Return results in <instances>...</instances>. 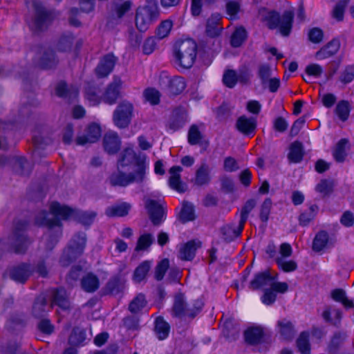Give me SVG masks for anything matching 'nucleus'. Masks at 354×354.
Masks as SVG:
<instances>
[{
  "mask_svg": "<svg viewBox=\"0 0 354 354\" xmlns=\"http://www.w3.org/2000/svg\"><path fill=\"white\" fill-rule=\"evenodd\" d=\"M278 274H272L269 269L257 272L250 281L251 287L254 290L264 289L271 287L274 283H278Z\"/></svg>",
  "mask_w": 354,
  "mask_h": 354,
  "instance_id": "f8f14e48",
  "label": "nucleus"
},
{
  "mask_svg": "<svg viewBox=\"0 0 354 354\" xmlns=\"http://www.w3.org/2000/svg\"><path fill=\"white\" fill-rule=\"evenodd\" d=\"M276 263L280 270L284 272H291L297 269V263L293 260H284L277 258Z\"/></svg>",
  "mask_w": 354,
  "mask_h": 354,
  "instance_id": "864d4df0",
  "label": "nucleus"
},
{
  "mask_svg": "<svg viewBox=\"0 0 354 354\" xmlns=\"http://www.w3.org/2000/svg\"><path fill=\"white\" fill-rule=\"evenodd\" d=\"M151 263L149 261H145L142 263H141L135 270L133 273V279L136 283H140L142 281H143L150 268H151Z\"/></svg>",
  "mask_w": 354,
  "mask_h": 354,
  "instance_id": "58836bf2",
  "label": "nucleus"
},
{
  "mask_svg": "<svg viewBox=\"0 0 354 354\" xmlns=\"http://www.w3.org/2000/svg\"><path fill=\"white\" fill-rule=\"evenodd\" d=\"M221 17L219 14H213L207 21L206 32L210 37H216L219 35L220 27L218 26Z\"/></svg>",
  "mask_w": 354,
  "mask_h": 354,
  "instance_id": "c9c22d12",
  "label": "nucleus"
},
{
  "mask_svg": "<svg viewBox=\"0 0 354 354\" xmlns=\"http://www.w3.org/2000/svg\"><path fill=\"white\" fill-rule=\"evenodd\" d=\"M117 58L113 54L104 56L95 68L96 75L100 77L107 76L113 70Z\"/></svg>",
  "mask_w": 354,
  "mask_h": 354,
  "instance_id": "f3484780",
  "label": "nucleus"
},
{
  "mask_svg": "<svg viewBox=\"0 0 354 354\" xmlns=\"http://www.w3.org/2000/svg\"><path fill=\"white\" fill-rule=\"evenodd\" d=\"M33 272V267L30 263H22L12 266L9 270V276L15 281L24 283Z\"/></svg>",
  "mask_w": 354,
  "mask_h": 354,
  "instance_id": "4468645a",
  "label": "nucleus"
},
{
  "mask_svg": "<svg viewBox=\"0 0 354 354\" xmlns=\"http://www.w3.org/2000/svg\"><path fill=\"white\" fill-rule=\"evenodd\" d=\"M262 105L259 101L257 100H250L245 104V109L248 113L252 114V117H257L261 113Z\"/></svg>",
  "mask_w": 354,
  "mask_h": 354,
  "instance_id": "13d9d810",
  "label": "nucleus"
},
{
  "mask_svg": "<svg viewBox=\"0 0 354 354\" xmlns=\"http://www.w3.org/2000/svg\"><path fill=\"white\" fill-rule=\"evenodd\" d=\"M31 6L35 10V19L30 26L35 30L45 29L55 18L52 12L46 10L38 0H32Z\"/></svg>",
  "mask_w": 354,
  "mask_h": 354,
  "instance_id": "1a4fd4ad",
  "label": "nucleus"
},
{
  "mask_svg": "<svg viewBox=\"0 0 354 354\" xmlns=\"http://www.w3.org/2000/svg\"><path fill=\"white\" fill-rule=\"evenodd\" d=\"M333 313H334V318H332V310L331 308L328 306L324 308L322 313V317L326 323L330 324L337 328L339 327L343 318V313L341 309L335 308L333 309Z\"/></svg>",
  "mask_w": 354,
  "mask_h": 354,
  "instance_id": "5701e85b",
  "label": "nucleus"
},
{
  "mask_svg": "<svg viewBox=\"0 0 354 354\" xmlns=\"http://www.w3.org/2000/svg\"><path fill=\"white\" fill-rule=\"evenodd\" d=\"M120 140L115 132H109L105 134L103 139L104 150L110 154L115 153L120 147Z\"/></svg>",
  "mask_w": 354,
  "mask_h": 354,
  "instance_id": "412c9836",
  "label": "nucleus"
},
{
  "mask_svg": "<svg viewBox=\"0 0 354 354\" xmlns=\"http://www.w3.org/2000/svg\"><path fill=\"white\" fill-rule=\"evenodd\" d=\"M209 171V166L206 163H203L196 170L194 183L198 186L207 184L210 180Z\"/></svg>",
  "mask_w": 354,
  "mask_h": 354,
  "instance_id": "c85d7f7f",
  "label": "nucleus"
},
{
  "mask_svg": "<svg viewBox=\"0 0 354 354\" xmlns=\"http://www.w3.org/2000/svg\"><path fill=\"white\" fill-rule=\"evenodd\" d=\"M147 305L145 296L138 294L129 304V310L132 313H137L143 309Z\"/></svg>",
  "mask_w": 354,
  "mask_h": 354,
  "instance_id": "c03bdc74",
  "label": "nucleus"
},
{
  "mask_svg": "<svg viewBox=\"0 0 354 354\" xmlns=\"http://www.w3.org/2000/svg\"><path fill=\"white\" fill-rule=\"evenodd\" d=\"M153 236L151 234H145L141 235L137 243L136 250H144L147 249L153 242Z\"/></svg>",
  "mask_w": 354,
  "mask_h": 354,
  "instance_id": "6e6d98bb",
  "label": "nucleus"
},
{
  "mask_svg": "<svg viewBox=\"0 0 354 354\" xmlns=\"http://www.w3.org/2000/svg\"><path fill=\"white\" fill-rule=\"evenodd\" d=\"M329 241V234L326 230H319L313 241V251L319 252L325 249Z\"/></svg>",
  "mask_w": 354,
  "mask_h": 354,
  "instance_id": "393cba45",
  "label": "nucleus"
},
{
  "mask_svg": "<svg viewBox=\"0 0 354 354\" xmlns=\"http://www.w3.org/2000/svg\"><path fill=\"white\" fill-rule=\"evenodd\" d=\"M73 37L71 35L62 37L57 44V49L62 52H66L71 49L73 43Z\"/></svg>",
  "mask_w": 354,
  "mask_h": 354,
  "instance_id": "bf43d9fd",
  "label": "nucleus"
},
{
  "mask_svg": "<svg viewBox=\"0 0 354 354\" xmlns=\"http://www.w3.org/2000/svg\"><path fill=\"white\" fill-rule=\"evenodd\" d=\"M339 80L344 85L350 84L354 80V63L346 65L344 68L339 76Z\"/></svg>",
  "mask_w": 354,
  "mask_h": 354,
  "instance_id": "a18cd8bd",
  "label": "nucleus"
},
{
  "mask_svg": "<svg viewBox=\"0 0 354 354\" xmlns=\"http://www.w3.org/2000/svg\"><path fill=\"white\" fill-rule=\"evenodd\" d=\"M130 208V204L122 203L107 207L105 213L109 217L124 216L129 213Z\"/></svg>",
  "mask_w": 354,
  "mask_h": 354,
  "instance_id": "7c9ffc66",
  "label": "nucleus"
},
{
  "mask_svg": "<svg viewBox=\"0 0 354 354\" xmlns=\"http://www.w3.org/2000/svg\"><path fill=\"white\" fill-rule=\"evenodd\" d=\"M183 169L180 166H174L170 168L169 172L170 177L169 183L171 188L178 192H184L186 190V186L180 180V172Z\"/></svg>",
  "mask_w": 354,
  "mask_h": 354,
  "instance_id": "aec40b11",
  "label": "nucleus"
},
{
  "mask_svg": "<svg viewBox=\"0 0 354 354\" xmlns=\"http://www.w3.org/2000/svg\"><path fill=\"white\" fill-rule=\"evenodd\" d=\"M288 290V285L286 282H278L272 284L271 287L263 290V294L260 300L266 306L273 305L277 299V294H284Z\"/></svg>",
  "mask_w": 354,
  "mask_h": 354,
  "instance_id": "9b49d317",
  "label": "nucleus"
},
{
  "mask_svg": "<svg viewBox=\"0 0 354 354\" xmlns=\"http://www.w3.org/2000/svg\"><path fill=\"white\" fill-rule=\"evenodd\" d=\"M319 207L316 204L311 205L308 209L302 212L299 216V222L301 226H308L317 214Z\"/></svg>",
  "mask_w": 354,
  "mask_h": 354,
  "instance_id": "bb28decb",
  "label": "nucleus"
},
{
  "mask_svg": "<svg viewBox=\"0 0 354 354\" xmlns=\"http://www.w3.org/2000/svg\"><path fill=\"white\" fill-rule=\"evenodd\" d=\"M169 266V262L167 259L162 260L156 266L155 271V278L158 281L163 279L166 271Z\"/></svg>",
  "mask_w": 354,
  "mask_h": 354,
  "instance_id": "e2e57ef3",
  "label": "nucleus"
},
{
  "mask_svg": "<svg viewBox=\"0 0 354 354\" xmlns=\"http://www.w3.org/2000/svg\"><path fill=\"white\" fill-rule=\"evenodd\" d=\"M238 80V75L233 70L227 71L223 77V83L230 88H232Z\"/></svg>",
  "mask_w": 354,
  "mask_h": 354,
  "instance_id": "69168bd1",
  "label": "nucleus"
},
{
  "mask_svg": "<svg viewBox=\"0 0 354 354\" xmlns=\"http://www.w3.org/2000/svg\"><path fill=\"white\" fill-rule=\"evenodd\" d=\"M46 300L44 297H39L32 307V313L36 317H41L46 313Z\"/></svg>",
  "mask_w": 354,
  "mask_h": 354,
  "instance_id": "603ef678",
  "label": "nucleus"
},
{
  "mask_svg": "<svg viewBox=\"0 0 354 354\" xmlns=\"http://www.w3.org/2000/svg\"><path fill=\"white\" fill-rule=\"evenodd\" d=\"M308 38L313 44H319L324 39V31L320 28L313 27L309 30Z\"/></svg>",
  "mask_w": 354,
  "mask_h": 354,
  "instance_id": "4d7b16f0",
  "label": "nucleus"
},
{
  "mask_svg": "<svg viewBox=\"0 0 354 354\" xmlns=\"http://www.w3.org/2000/svg\"><path fill=\"white\" fill-rule=\"evenodd\" d=\"M158 16V4L156 0H147V4L137 10L136 25L142 32L146 31Z\"/></svg>",
  "mask_w": 354,
  "mask_h": 354,
  "instance_id": "423d86ee",
  "label": "nucleus"
},
{
  "mask_svg": "<svg viewBox=\"0 0 354 354\" xmlns=\"http://www.w3.org/2000/svg\"><path fill=\"white\" fill-rule=\"evenodd\" d=\"M195 218L194 210L192 204L184 203L180 214V219L182 222L186 223L193 221Z\"/></svg>",
  "mask_w": 354,
  "mask_h": 354,
  "instance_id": "09e8293b",
  "label": "nucleus"
},
{
  "mask_svg": "<svg viewBox=\"0 0 354 354\" xmlns=\"http://www.w3.org/2000/svg\"><path fill=\"white\" fill-rule=\"evenodd\" d=\"M170 326L163 318L158 317L155 322L154 332L160 340L166 339L169 333Z\"/></svg>",
  "mask_w": 354,
  "mask_h": 354,
  "instance_id": "473e14b6",
  "label": "nucleus"
},
{
  "mask_svg": "<svg viewBox=\"0 0 354 354\" xmlns=\"http://www.w3.org/2000/svg\"><path fill=\"white\" fill-rule=\"evenodd\" d=\"M340 223L346 227H351L354 225V214L350 210L345 211L340 217Z\"/></svg>",
  "mask_w": 354,
  "mask_h": 354,
  "instance_id": "774afa93",
  "label": "nucleus"
},
{
  "mask_svg": "<svg viewBox=\"0 0 354 354\" xmlns=\"http://www.w3.org/2000/svg\"><path fill=\"white\" fill-rule=\"evenodd\" d=\"M53 304L57 305L62 310H66L70 307V302L66 290L64 288L57 289L53 295Z\"/></svg>",
  "mask_w": 354,
  "mask_h": 354,
  "instance_id": "f704fd0d",
  "label": "nucleus"
},
{
  "mask_svg": "<svg viewBox=\"0 0 354 354\" xmlns=\"http://www.w3.org/2000/svg\"><path fill=\"white\" fill-rule=\"evenodd\" d=\"M243 226V209L240 211V221L239 227L235 225H226L223 227L220 231L222 239L225 242L233 241L241 234V229Z\"/></svg>",
  "mask_w": 354,
  "mask_h": 354,
  "instance_id": "dca6fc26",
  "label": "nucleus"
},
{
  "mask_svg": "<svg viewBox=\"0 0 354 354\" xmlns=\"http://www.w3.org/2000/svg\"><path fill=\"white\" fill-rule=\"evenodd\" d=\"M147 156L138 154L133 147H126L118 157L117 171L111 175L110 183L120 187L142 184L147 178Z\"/></svg>",
  "mask_w": 354,
  "mask_h": 354,
  "instance_id": "f257e3e1",
  "label": "nucleus"
},
{
  "mask_svg": "<svg viewBox=\"0 0 354 354\" xmlns=\"http://www.w3.org/2000/svg\"><path fill=\"white\" fill-rule=\"evenodd\" d=\"M295 19V12L292 10H285L282 15L275 10H268L263 20L266 22L270 30L279 29L281 35L288 37L292 30Z\"/></svg>",
  "mask_w": 354,
  "mask_h": 354,
  "instance_id": "7ed1b4c3",
  "label": "nucleus"
},
{
  "mask_svg": "<svg viewBox=\"0 0 354 354\" xmlns=\"http://www.w3.org/2000/svg\"><path fill=\"white\" fill-rule=\"evenodd\" d=\"M27 226L26 221H17L15 223L12 232L8 236L9 245L16 254H24L31 243L26 232Z\"/></svg>",
  "mask_w": 354,
  "mask_h": 354,
  "instance_id": "39448f33",
  "label": "nucleus"
},
{
  "mask_svg": "<svg viewBox=\"0 0 354 354\" xmlns=\"http://www.w3.org/2000/svg\"><path fill=\"white\" fill-rule=\"evenodd\" d=\"M265 336L263 328L251 326L245 329V343L250 345H257L263 342Z\"/></svg>",
  "mask_w": 354,
  "mask_h": 354,
  "instance_id": "6ab92c4d",
  "label": "nucleus"
},
{
  "mask_svg": "<svg viewBox=\"0 0 354 354\" xmlns=\"http://www.w3.org/2000/svg\"><path fill=\"white\" fill-rule=\"evenodd\" d=\"M202 138V135L196 125H193L189 129L188 133V141L192 145H197Z\"/></svg>",
  "mask_w": 354,
  "mask_h": 354,
  "instance_id": "338daca9",
  "label": "nucleus"
},
{
  "mask_svg": "<svg viewBox=\"0 0 354 354\" xmlns=\"http://www.w3.org/2000/svg\"><path fill=\"white\" fill-rule=\"evenodd\" d=\"M203 303L196 301L194 309L189 308L185 300L184 295L179 294L176 296L173 306V315L176 317L194 318L196 315L202 309Z\"/></svg>",
  "mask_w": 354,
  "mask_h": 354,
  "instance_id": "9d476101",
  "label": "nucleus"
},
{
  "mask_svg": "<svg viewBox=\"0 0 354 354\" xmlns=\"http://www.w3.org/2000/svg\"><path fill=\"white\" fill-rule=\"evenodd\" d=\"M133 105L130 102L127 100L120 102L113 113L114 124L120 129L129 127L133 117Z\"/></svg>",
  "mask_w": 354,
  "mask_h": 354,
  "instance_id": "6e6552de",
  "label": "nucleus"
},
{
  "mask_svg": "<svg viewBox=\"0 0 354 354\" xmlns=\"http://www.w3.org/2000/svg\"><path fill=\"white\" fill-rule=\"evenodd\" d=\"M15 171L21 176H28L32 171V165L23 158L12 159Z\"/></svg>",
  "mask_w": 354,
  "mask_h": 354,
  "instance_id": "2f4dec72",
  "label": "nucleus"
},
{
  "mask_svg": "<svg viewBox=\"0 0 354 354\" xmlns=\"http://www.w3.org/2000/svg\"><path fill=\"white\" fill-rule=\"evenodd\" d=\"M197 46L191 39L177 41L174 47L175 62L182 68H190L196 59Z\"/></svg>",
  "mask_w": 354,
  "mask_h": 354,
  "instance_id": "20e7f679",
  "label": "nucleus"
},
{
  "mask_svg": "<svg viewBox=\"0 0 354 354\" xmlns=\"http://www.w3.org/2000/svg\"><path fill=\"white\" fill-rule=\"evenodd\" d=\"M173 26L172 21L165 20L162 21L157 28L156 37L159 39H163L168 36Z\"/></svg>",
  "mask_w": 354,
  "mask_h": 354,
  "instance_id": "5fc2aeb1",
  "label": "nucleus"
},
{
  "mask_svg": "<svg viewBox=\"0 0 354 354\" xmlns=\"http://www.w3.org/2000/svg\"><path fill=\"white\" fill-rule=\"evenodd\" d=\"M57 61L52 50H46L43 53L42 57L37 62V64L43 68H51L55 66Z\"/></svg>",
  "mask_w": 354,
  "mask_h": 354,
  "instance_id": "a19ab883",
  "label": "nucleus"
},
{
  "mask_svg": "<svg viewBox=\"0 0 354 354\" xmlns=\"http://www.w3.org/2000/svg\"><path fill=\"white\" fill-rule=\"evenodd\" d=\"M272 202L270 198H266L259 207V219L263 223H267L271 212Z\"/></svg>",
  "mask_w": 354,
  "mask_h": 354,
  "instance_id": "79ce46f5",
  "label": "nucleus"
},
{
  "mask_svg": "<svg viewBox=\"0 0 354 354\" xmlns=\"http://www.w3.org/2000/svg\"><path fill=\"white\" fill-rule=\"evenodd\" d=\"M186 84L182 77H174L168 81L167 91L171 95H178L184 91Z\"/></svg>",
  "mask_w": 354,
  "mask_h": 354,
  "instance_id": "72a5a7b5",
  "label": "nucleus"
},
{
  "mask_svg": "<svg viewBox=\"0 0 354 354\" xmlns=\"http://www.w3.org/2000/svg\"><path fill=\"white\" fill-rule=\"evenodd\" d=\"M305 154L304 146L300 141L295 140L289 147L288 158L290 162L299 163L302 161Z\"/></svg>",
  "mask_w": 354,
  "mask_h": 354,
  "instance_id": "4be33fe9",
  "label": "nucleus"
},
{
  "mask_svg": "<svg viewBox=\"0 0 354 354\" xmlns=\"http://www.w3.org/2000/svg\"><path fill=\"white\" fill-rule=\"evenodd\" d=\"M187 114L184 109L180 108L173 112L170 127L176 130L181 127L187 121Z\"/></svg>",
  "mask_w": 354,
  "mask_h": 354,
  "instance_id": "4c0bfd02",
  "label": "nucleus"
},
{
  "mask_svg": "<svg viewBox=\"0 0 354 354\" xmlns=\"http://www.w3.org/2000/svg\"><path fill=\"white\" fill-rule=\"evenodd\" d=\"M86 243L85 233L75 234L71 239L67 248L63 252L60 259L62 266H68L73 261L83 253Z\"/></svg>",
  "mask_w": 354,
  "mask_h": 354,
  "instance_id": "0eeeda50",
  "label": "nucleus"
},
{
  "mask_svg": "<svg viewBox=\"0 0 354 354\" xmlns=\"http://www.w3.org/2000/svg\"><path fill=\"white\" fill-rule=\"evenodd\" d=\"M257 128V117L245 116V137L252 138Z\"/></svg>",
  "mask_w": 354,
  "mask_h": 354,
  "instance_id": "de8ad7c7",
  "label": "nucleus"
},
{
  "mask_svg": "<svg viewBox=\"0 0 354 354\" xmlns=\"http://www.w3.org/2000/svg\"><path fill=\"white\" fill-rule=\"evenodd\" d=\"M75 214H77L79 221L85 225H91L96 216L93 212L76 213L68 206L53 202L50 206V213L46 211L39 212L35 217V223L38 225H44L52 229L54 227H60L62 220H66Z\"/></svg>",
  "mask_w": 354,
  "mask_h": 354,
  "instance_id": "f03ea898",
  "label": "nucleus"
},
{
  "mask_svg": "<svg viewBox=\"0 0 354 354\" xmlns=\"http://www.w3.org/2000/svg\"><path fill=\"white\" fill-rule=\"evenodd\" d=\"M347 3V0H340L334 6L332 16L337 21H342L344 20Z\"/></svg>",
  "mask_w": 354,
  "mask_h": 354,
  "instance_id": "8fccbe9b",
  "label": "nucleus"
},
{
  "mask_svg": "<svg viewBox=\"0 0 354 354\" xmlns=\"http://www.w3.org/2000/svg\"><path fill=\"white\" fill-rule=\"evenodd\" d=\"M348 142V140L346 138H342L336 144L335 148L333 152V156L337 162H344L347 156L346 147Z\"/></svg>",
  "mask_w": 354,
  "mask_h": 354,
  "instance_id": "e433bc0d",
  "label": "nucleus"
},
{
  "mask_svg": "<svg viewBox=\"0 0 354 354\" xmlns=\"http://www.w3.org/2000/svg\"><path fill=\"white\" fill-rule=\"evenodd\" d=\"M55 91L58 96L68 98L69 100L75 99L78 95V89L76 87L68 88L64 82H59Z\"/></svg>",
  "mask_w": 354,
  "mask_h": 354,
  "instance_id": "cd10ccee",
  "label": "nucleus"
},
{
  "mask_svg": "<svg viewBox=\"0 0 354 354\" xmlns=\"http://www.w3.org/2000/svg\"><path fill=\"white\" fill-rule=\"evenodd\" d=\"M258 77L261 80V84L265 86L267 82L270 79L272 69L268 64H261L258 68Z\"/></svg>",
  "mask_w": 354,
  "mask_h": 354,
  "instance_id": "3c124183",
  "label": "nucleus"
},
{
  "mask_svg": "<svg viewBox=\"0 0 354 354\" xmlns=\"http://www.w3.org/2000/svg\"><path fill=\"white\" fill-rule=\"evenodd\" d=\"M296 345L301 354H310L311 345L310 343V334L308 331H302L299 334Z\"/></svg>",
  "mask_w": 354,
  "mask_h": 354,
  "instance_id": "a878e982",
  "label": "nucleus"
},
{
  "mask_svg": "<svg viewBox=\"0 0 354 354\" xmlns=\"http://www.w3.org/2000/svg\"><path fill=\"white\" fill-rule=\"evenodd\" d=\"M125 281L124 277L118 275L109 281L106 284V288L111 292H118L123 288Z\"/></svg>",
  "mask_w": 354,
  "mask_h": 354,
  "instance_id": "37998d69",
  "label": "nucleus"
},
{
  "mask_svg": "<svg viewBox=\"0 0 354 354\" xmlns=\"http://www.w3.org/2000/svg\"><path fill=\"white\" fill-rule=\"evenodd\" d=\"M351 106L348 101L342 100L339 101L335 109V113L342 122H346L350 115Z\"/></svg>",
  "mask_w": 354,
  "mask_h": 354,
  "instance_id": "c756f323",
  "label": "nucleus"
},
{
  "mask_svg": "<svg viewBox=\"0 0 354 354\" xmlns=\"http://www.w3.org/2000/svg\"><path fill=\"white\" fill-rule=\"evenodd\" d=\"M200 245L201 243L199 241H188L180 248V258L185 261L192 260L195 256L196 250Z\"/></svg>",
  "mask_w": 354,
  "mask_h": 354,
  "instance_id": "b1692460",
  "label": "nucleus"
},
{
  "mask_svg": "<svg viewBox=\"0 0 354 354\" xmlns=\"http://www.w3.org/2000/svg\"><path fill=\"white\" fill-rule=\"evenodd\" d=\"M145 207L153 225H159L165 220V209L160 201L146 199Z\"/></svg>",
  "mask_w": 354,
  "mask_h": 354,
  "instance_id": "ddd939ff",
  "label": "nucleus"
},
{
  "mask_svg": "<svg viewBox=\"0 0 354 354\" xmlns=\"http://www.w3.org/2000/svg\"><path fill=\"white\" fill-rule=\"evenodd\" d=\"M131 8V3L125 1L121 4H115L113 6L112 16L113 18H121Z\"/></svg>",
  "mask_w": 354,
  "mask_h": 354,
  "instance_id": "052dcab7",
  "label": "nucleus"
},
{
  "mask_svg": "<svg viewBox=\"0 0 354 354\" xmlns=\"http://www.w3.org/2000/svg\"><path fill=\"white\" fill-rule=\"evenodd\" d=\"M122 85V80L119 77H115L113 81L106 88L102 100L105 103L113 104L119 97V90Z\"/></svg>",
  "mask_w": 354,
  "mask_h": 354,
  "instance_id": "a211bd4d",
  "label": "nucleus"
},
{
  "mask_svg": "<svg viewBox=\"0 0 354 354\" xmlns=\"http://www.w3.org/2000/svg\"><path fill=\"white\" fill-rule=\"evenodd\" d=\"M272 127L276 132L283 133L288 128V122L283 116H277L272 122Z\"/></svg>",
  "mask_w": 354,
  "mask_h": 354,
  "instance_id": "680f3d73",
  "label": "nucleus"
},
{
  "mask_svg": "<svg viewBox=\"0 0 354 354\" xmlns=\"http://www.w3.org/2000/svg\"><path fill=\"white\" fill-rule=\"evenodd\" d=\"M144 96L145 100L153 105L159 103L160 93L157 90L154 88H147L144 92Z\"/></svg>",
  "mask_w": 354,
  "mask_h": 354,
  "instance_id": "0e129e2a",
  "label": "nucleus"
},
{
  "mask_svg": "<svg viewBox=\"0 0 354 354\" xmlns=\"http://www.w3.org/2000/svg\"><path fill=\"white\" fill-rule=\"evenodd\" d=\"M100 136L101 128L100 125L96 123H92L87 127L84 135L77 137L75 142L78 145L94 143L99 140Z\"/></svg>",
  "mask_w": 354,
  "mask_h": 354,
  "instance_id": "2eb2a0df",
  "label": "nucleus"
},
{
  "mask_svg": "<svg viewBox=\"0 0 354 354\" xmlns=\"http://www.w3.org/2000/svg\"><path fill=\"white\" fill-rule=\"evenodd\" d=\"M82 288L88 292L95 291L99 288V280L93 274H88L84 277L81 281Z\"/></svg>",
  "mask_w": 354,
  "mask_h": 354,
  "instance_id": "ea45409f",
  "label": "nucleus"
},
{
  "mask_svg": "<svg viewBox=\"0 0 354 354\" xmlns=\"http://www.w3.org/2000/svg\"><path fill=\"white\" fill-rule=\"evenodd\" d=\"M278 326H279L280 328L281 335L286 339H291L293 337L295 333V328L291 322L288 321L284 322L283 321H279Z\"/></svg>",
  "mask_w": 354,
  "mask_h": 354,
  "instance_id": "49530a36",
  "label": "nucleus"
}]
</instances>
